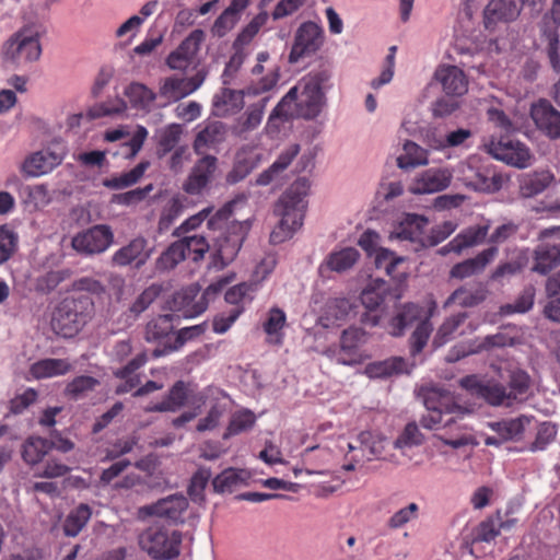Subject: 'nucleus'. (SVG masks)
Returning <instances> with one entry per match:
<instances>
[{
  "mask_svg": "<svg viewBox=\"0 0 560 560\" xmlns=\"http://www.w3.org/2000/svg\"><path fill=\"white\" fill-rule=\"evenodd\" d=\"M236 201L226 202L209 220L208 228L213 231H220L213 238V256L222 267L231 264L237 256L249 230L250 221H232L226 223L232 215Z\"/></svg>",
  "mask_w": 560,
  "mask_h": 560,
  "instance_id": "obj_1",
  "label": "nucleus"
},
{
  "mask_svg": "<svg viewBox=\"0 0 560 560\" xmlns=\"http://www.w3.org/2000/svg\"><path fill=\"white\" fill-rule=\"evenodd\" d=\"M310 182L305 177L294 180L275 205L273 212L280 217L278 225L270 233V242L280 244L291 238L303 224L306 208L305 198Z\"/></svg>",
  "mask_w": 560,
  "mask_h": 560,
  "instance_id": "obj_2",
  "label": "nucleus"
},
{
  "mask_svg": "<svg viewBox=\"0 0 560 560\" xmlns=\"http://www.w3.org/2000/svg\"><path fill=\"white\" fill-rule=\"evenodd\" d=\"M93 312L94 302L90 295L67 296L56 306L52 313V330L63 338H72L91 319Z\"/></svg>",
  "mask_w": 560,
  "mask_h": 560,
  "instance_id": "obj_3",
  "label": "nucleus"
},
{
  "mask_svg": "<svg viewBox=\"0 0 560 560\" xmlns=\"http://www.w3.org/2000/svg\"><path fill=\"white\" fill-rule=\"evenodd\" d=\"M182 534L160 526H150L139 536V545L155 560H173L180 553Z\"/></svg>",
  "mask_w": 560,
  "mask_h": 560,
  "instance_id": "obj_4",
  "label": "nucleus"
},
{
  "mask_svg": "<svg viewBox=\"0 0 560 560\" xmlns=\"http://www.w3.org/2000/svg\"><path fill=\"white\" fill-rule=\"evenodd\" d=\"M1 54L7 61L18 63L21 59L33 62L42 55L39 33L25 26L15 32L3 44Z\"/></svg>",
  "mask_w": 560,
  "mask_h": 560,
  "instance_id": "obj_5",
  "label": "nucleus"
},
{
  "mask_svg": "<svg viewBox=\"0 0 560 560\" xmlns=\"http://www.w3.org/2000/svg\"><path fill=\"white\" fill-rule=\"evenodd\" d=\"M459 385L471 396L482 398L493 407L513 406L508 395L506 386L494 380H482L478 375L471 374L463 377L459 381Z\"/></svg>",
  "mask_w": 560,
  "mask_h": 560,
  "instance_id": "obj_6",
  "label": "nucleus"
},
{
  "mask_svg": "<svg viewBox=\"0 0 560 560\" xmlns=\"http://www.w3.org/2000/svg\"><path fill=\"white\" fill-rule=\"evenodd\" d=\"M560 26V0H552L550 10L545 13L540 26L542 40L546 43V54L551 68L560 72V38L558 28Z\"/></svg>",
  "mask_w": 560,
  "mask_h": 560,
  "instance_id": "obj_7",
  "label": "nucleus"
},
{
  "mask_svg": "<svg viewBox=\"0 0 560 560\" xmlns=\"http://www.w3.org/2000/svg\"><path fill=\"white\" fill-rule=\"evenodd\" d=\"M207 75L208 71L202 68L191 78L167 77L161 80L159 97L163 98L165 103L177 102L197 91L205 82Z\"/></svg>",
  "mask_w": 560,
  "mask_h": 560,
  "instance_id": "obj_8",
  "label": "nucleus"
},
{
  "mask_svg": "<svg viewBox=\"0 0 560 560\" xmlns=\"http://www.w3.org/2000/svg\"><path fill=\"white\" fill-rule=\"evenodd\" d=\"M323 45V28L315 22L308 21L298 28L294 44L289 55V62L296 63L305 57L315 54Z\"/></svg>",
  "mask_w": 560,
  "mask_h": 560,
  "instance_id": "obj_9",
  "label": "nucleus"
},
{
  "mask_svg": "<svg viewBox=\"0 0 560 560\" xmlns=\"http://www.w3.org/2000/svg\"><path fill=\"white\" fill-rule=\"evenodd\" d=\"M179 317L175 314H164L151 319L145 327V340L148 342H156L160 347L152 352L154 358H160L174 350L167 349V345L174 341V319Z\"/></svg>",
  "mask_w": 560,
  "mask_h": 560,
  "instance_id": "obj_10",
  "label": "nucleus"
},
{
  "mask_svg": "<svg viewBox=\"0 0 560 560\" xmlns=\"http://www.w3.org/2000/svg\"><path fill=\"white\" fill-rule=\"evenodd\" d=\"M114 241L112 229L105 224L94 225L72 238V247L82 254L93 255L105 252Z\"/></svg>",
  "mask_w": 560,
  "mask_h": 560,
  "instance_id": "obj_11",
  "label": "nucleus"
},
{
  "mask_svg": "<svg viewBox=\"0 0 560 560\" xmlns=\"http://www.w3.org/2000/svg\"><path fill=\"white\" fill-rule=\"evenodd\" d=\"M486 151L499 161L517 168H526L530 165L532 153L529 149L520 141L500 140L491 141L485 145Z\"/></svg>",
  "mask_w": 560,
  "mask_h": 560,
  "instance_id": "obj_12",
  "label": "nucleus"
},
{
  "mask_svg": "<svg viewBox=\"0 0 560 560\" xmlns=\"http://www.w3.org/2000/svg\"><path fill=\"white\" fill-rule=\"evenodd\" d=\"M407 328H413L410 339V352L415 357L420 353V306L415 303L405 304L390 322V334L402 336Z\"/></svg>",
  "mask_w": 560,
  "mask_h": 560,
  "instance_id": "obj_13",
  "label": "nucleus"
},
{
  "mask_svg": "<svg viewBox=\"0 0 560 560\" xmlns=\"http://www.w3.org/2000/svg\"><path fill=\"white\" fill-rule=\"evenodd\" d=\"M401 296L399 285L392 284L381 278H370L360 300L365 310L376 311L387 302H395Z\"/></svg>",
  "mask_w": 560,
  "mask_h": 560,
  "instance_id": "obj_14",
  "label": "nucleus"
},
{
  "mask_svg": "<svg viewBox=\"0 0 560 560\" xmlns=\"http://www.w3.org/2000/svg\"><path fill=\"white\" fill-rule=\"evenodd\" d=\"M153 252L154 247H149L147 238L137 236L116 250L110 262L114 267L133 266L136 269H140L148 262Z\"/></svg>",
  "mask_w": 560,
  "mask_h": 560,
  "instance_id": "obj_15",
  "label": "nucleus"
},
{
  "mask_svg": "<svg viewBox=\"0 0 560 560\" xmlns=\"http://www.w3.org/2000/svg\"><path fill=\"white\" fill-rule=\"evenodd\" d=\"M63 147L47 148L28 155L22 164L21 171L27 177H38L51 172L65 159Z\"/></svg>",
  "mask_w": 560,
  "mask_h": 560,
  "instance_id": "obj_16",
  "label": "nucleus"
},
{
  "mask_svg": "<svg viewBox=\"0 0 560 560\" xmlns=\"http://www.w3.org/2000/svg\"><path fill=\"white\" fill-rule=\"evenodd\" d=\"M202 155L196 161L183 185V189L189 195H200L213 180L218 170V159L214 155Z\"/></svg>",
  "mask_w": 560,
  "mask_h": 560,
  "instance_id": "obj_17",
  "label": "nucleus"
},
{
  "mask_svg": "<svg viewBox=\"0 0 560 560\" xmlns=\"http://www.w3.org/2000/svg\"><path fill=\"white\" fill-rule=\"evenodd\" d=\"M525 3L529 0H491L483 10L485 27L493 30L498 23L516 20Z\"/></svg>",
  "mask_w": 560,
  "mask_h": 560,
  "instance_id": "obj_18",
  "label": "nucleus"
},
{
  "mask_svg": "<svg viewBox=\"0 0 560 560\" xmlns=\"http://www.w3.org/2000/svg\"><path fill=\"white\" fill-rule=\"evenodd\" d=\"M170 308L174 313H180L185 318H192L207 310L205 298L200 296V287L192 283L173 295Z\"/></svg>",
  "mask_w": 560,
  "mask_h": 560,
  "instance_id": "obj_19",
  "label": "nucleus"
},
{
  "mask_svg": "<svg viewBox=\"0 0 560 560\" xmlns=\"http://www.w3.org/2000/svg\"><path fill=\"white\" fill-rule=\"evenodd\" d=\"M433 82L441 84L443 92L447 96L459 97L468 91L467 77L457 66L440 65L435 69L429 86Z\"/></svg>",
  "mask_w": 560,
  "mask_h": 560,
  "instance_id": "obj_20",
  "label": "nucleus"
},
{
  "mask_svg": "<svg viewBox=\"0 0 560 560\" xmlns=\"http://www.w3.org/2000/svg\"><path fill=\"white\" fill-rule=\"evenodd\" d=\"M298 86L291 88L288 93L279 101L271 110L265 131L273 137L278 135L284 122L290 121L296 116Z\"/></svg>",
  "mask_w": 560,
  "mask_h": 560,
  "instance_id": "obj_21",
  "label": "nucleus"
},
{
  "mask_svg": "<svg viewBox=\"0 0 560 560\" xmlns=\"http://www.w3.org/2000/svg\"><path fill=\"white\" fill-rule=\"evenodd\" d=\"M530 117L538 130L550 139L560 138V112L545 98L532 105Z\"/></svg>",
  "mask_w": 560,
  "mask_h": 560,
  "instance_id": "obj_22",
  "label": "nucleus"
},
{
  "mask_svg": "<svg viewBox=\"0 0 560 560\" xmlns=\"http://www.w3.org/2000/svg\"><path fill=\"white\" fill-rule=\"evenodd\" d=\"M252 0H231L210 27L213 37L223 38L238 24L243 12L250 5Z\"/></svg>",
  "mask_w": 560,
  "mask_h": 560,
  "instance_id": "obj_23",
  "label": "nucleus"
},
{
  "mask_svg": "<svg viewBox=\"0 0 560 560\" xmlns=\"http://www.w3.org/2000/svg\"><path fill=\"white\" fill-rule=\"evenodd\" d=\"M188 508V500L180 493L171 494L145 506L149 515L159 516L173 523L183 522V514Z\"/></svg>",
  "mask_w": 560,
  "mask_h": 560,
  "instance_id": "obj_24",
  "label": "nucleus"
},
{
  "mask_svg": "<svg viewBox=\"0 0 560 560\" xmlns=\"http://www.w3.org/2000/svg\"><path fill=\"white\" fill-rule=\"evenodd\" d=\"M498 254V247L491 246L483 249L474 258L455 264L450 270V277L454 279H466L481 273L486 267L494 259Z\"/></svg>",
  "mask_w": 560,
  "mask_h": 560,
  "instance_id": "obj_25",
  "label": "nucleus"
},
{
  "mask_svg": "<svg viewBox=\"0 0 560 560\" xmlns=\"http://www.w3.org/2000/svg\"><path fill=\"white\" fill-rule=\"evenodd\" d=\"M228 127L220 120H212L200 129L194 140L192 148L196 154L201 155L210 149L225 141Z\"/></svg>",
  "mask_w": 560,
  "mask_h": 560,
  "instance_id": "obj_26",
  "label": "nucleus"
},
{
  "mask_svg": "<svg viewBox=\"0 0 560 560\" xmlns=\"http://www.w3.org/2000/svg\"><path fill=\"white\" fill-rule=\"evenodd\" d=\"M325 101L324 92H317L303 84L302 91H298L296 116L308 120L316 118L320 114Z\"/></svg>",
  "mask_w": 560,
  "mask_h": 560,
  "instance_id": "obj_27",
  "label": "nucleus"
},
{
  "mask_svg": "<svg viewBox=\"0 0 560 560\" xmlns=\"http://www.w3.org/2000/svg\"><path fill=\"white\" fill-rule=\"evenodd\" d=\"M188 393V384L179 380L174 383L162 401L145 407V411L176 412L186 405Z\"/></svg>",
  "mask_w": 560,
  "mask_h": 560,
  "instance_id": "obj_28",
  "label": "nucleus"
},
{
  "mask_svg": "<svg viewBox=\"0 0 560 560\" xmlns=\"http://www.w3.org/2000/svg\"><path fill=\"white\" fill-rule=\"evenodd\" d=\"M533 272L547 275L560 265V245L542 243L534 249Z\"/></svg>",
  "mask_w": 560,
  "mask_h": 560,
  "instance_id": "obj_29",
  "label": "nucleus"
},
{
  "mask_svg": "<svg viewBox=\"0 0 560 560\" xmlns=\"http://www.w3.org/2000/svg\"><path fill=\"white\" fill-rule=\"evenodd\" d=\"M415 363L409 366L401 357H393L384 361L373 362L366 365L365 373L371 378H385L394 374L410 373Z\"/></svg>",
  "mask_w": 560,
  "mask_h": 560,
  "instance_id": "obj_30",
  "label": "nucleus"
},
{
  "mask_svg": "<svg viewBox=\"0 0 560 560\" xmlns=\"http://www.w3.org/2000/svg\"><path fill=\"white\" fill-rule=\"evenodd\" d=\"M424 407L428 411V415H422V427L433 428L436 424L443 423L444 425H448L454 421V417L451 415H464L467 412L466 409L458 405L445 406V411L442 409V405L436 407L431 405L428 398L423 399Z\"/></svg>",
  "mask_w": 560,
  "mask_h": 560,
  "instance_id": "obj_31",
  "label": "nucleus"
},
{
  "mask_svg": "<svg viewBox=\"0 0 560 560\" xmlns=\"http://www.w3.org/2000/svg\"><path fill=\"white\" fill-rule=\"evenodd\" d=\"M72 370V364L66 359H42L33 363L30 373L36 380L66 375Z\"/></svg>",
  "mask_w": 560,
  "mask_h": 560,
  "instance_id": "obj_32",
  "label": "nucleus"
},
{
  "mask_svg": "<svg viewBox=\"0 0 560 560\" xmlns=\"http://www.w3.org/2000/svg\"><path fill=\"white\" fill-rule=\"evenodd\" d=\"M246 91L223 88L213 97V107L220 114L235 113L244 106Z\"/></svg>",
  "mask_w": 560,
  "mask_h": 560,
  "instance_id": "obj_33",
  "label": "nucleus"
},
{
  "mask_svg": "<svg viewBox=\"0 0 560 560\" xmlns=\"http://www.w3.org/2000/svg\"><path fill=\"white\" fill-rule=\"evenodd\" d=\"M530 386L532 378L526 371L521 369L511 370L506 388L512 405L525 400Z\"/></svg>",
  "mask_w": 560,
  "mask_h": 560,
  "instance_id": "obj_34",
  "label": "nucleus"
},
{
  "mask_svg": "<svg viewBox=\"0 0 560 560\" xmlns=\"http://www.w3.org/2000/svg\"><path fill=\"white\" fill-rule=\"evenodd\" d=\"M92 516V509L86 503H80L67 515L62 529L67 537H75L85 527Z\"/></svg>",
  "mask_w": 560,
  "mask_h": 560,
  "instance_id": "obj_35",
  "label": "nucleus"
},
{
  "mask_svg": "<svg viewBox=\"0 0 560 560\" xmlns=\"http://www.w3.org/2000/svg\"><path fill=\"white\" fill-rule=\"evenodd\" d=\"M248 474L242 469L226 468L212 480L213 491L217 493L232 492L245 483Z\"/></svg>",
  "mask_w": 560,
  "mask_h": 560,
  "instance_id": "obj_36",
  "label": "nucleus"
},
{
  "mask_svg": "<svg viewBox=\"0 0 560 560\" xmlns=\"http://www.w3.org/2000/svg\"><path fill=\"white\" fill-rule=\"evenodd\" d=\"M182 133L183 128L179 124H170L156 131V154L160 159L178 148Z\"/></svg>",
  "mask_w": 560,
  "mask_h": 560,
  "instance_id": "obj_37",
  "label": "nucleus"
},
{
  "mask_svg": "<svg viewBox=\"0 0 560 560\" xmlns=\"http://www.w3.org/2000/svg\"><path fill=\"white\" fill-rule=\"evenodd\" d=\"M360 253L353 247H345L340 250L330 253L323 266H326L329 270L338 273L345 272L351 269L358 261Z\"/></svg>",
  "mask_w": 560,
  "mask_h": 560,
  "instance_id": "obj_38",
  "label": "nucleus"
},
{
  "mask_svg": "<svg viewBox=\"0 0 560 560\" xmlns=\"http://www.w3.org/2000/svg\"><path fill=\"white\" fill-rule=\"evenodd\" d=\"M404 261V257L397 256L393 250L384 247L377 249V253L374 254L375 268L378 270L384 269L386 275L393 279L401 280L405 278V271H397L398 266Z\"/></svg>",
  "mask_w": 560,
  "mask_h": 560,
  "instance_id": "obj_39",
  "label": "nucleus"
},
{
  "mask_svg": "<svg viewBox=\"0 0 560 560\" xmlns=\"http://www.w3.org/2000/svg\"><path fill=\"white\" fill-rule=\"evenodd\" d=\"M488 295V290L482 284L469 290L465 287L456 289L447 299L446 304L456 302L462 307H474L481 304Z\"/></svg>",
  "mask_w": 560,
  "mask_h": 560,
  "instance_id": "obj_40",
  "label": "nucleus"
},
{
  "mask_svg": "<svg viewBox=\"0 0 560 560\" xmlns=\"http://www.w3.org/2000/svg\"><path fill=\"white\" fill-rule=\"evenodd\" d=\"M49 452L48 440L40 436H30L22 445V459L31 466L42 462Z\"/></svg>",
  "mask_w": 560,
  "mask_h": 560,
  "instance_id": "obj_41",
  "label": "nucleus"
},
{
  "mask_svg": "<svg viewBox=\"0 0 560 560\" xmlns=\"http://www.w3.org/2000/svg\"><path fill=\"white\" fill-rule=\"evenodd\" d=\"M489 232V225H474L463 230L455 236V248L457 255L466 248L474 247L483 243Z\"/></svg>",
  "mask_w": 560,
  "mask_h": 560,
  "instance_id": "obj_42",
  "label": "nucleus"
},
{
  "mask_svg": "<svg viewBox=\"0 0 560 560\" xmlns=\"http://www.w3.org/2000/svg\"><path fill=\"white\" fill-rule=\"evenodd\" d=\"M148 167L149 162H140L129 172L122 173L119 176L112 178H105L103 180V186L114 190H120L130 187L140 180Z\"/></svg>",
  "mask_w": 560,
  "mask_h": 560,
  "instance_id": "obj_43",
  "label": "nucleus"
},
{
  "mask_svg": "<svg viewBox=\"0 0 560 560\" xmlns=\"http://www.w3.org/2000/svg\"><path fill=\"white\" fill-rule=\"evenodd\" d=\"M420 233V215L416 213H405V218L398 222L389 238L415 242Z\"/></svg>",
  "mask_w": 560,
  "mask_h": 560,
  "instance_id": "obj_44",
  "label": "nucleus"
},
{
  "mask_svg": "<svg viewBox=\"0 0 560 560\" xmlns=\"http://www.w3.org/2000/svg\"><path fill=\"white\" fill-rule=\"evenodd\" d=\"M187 257L183 242L177 240L173 242L156 259V269L162 271L172 270Z\"/></svg>",
  "mask_w": 560,
  "mask_h": 560,
  "instance_id": "obj_45",
  "label": "nucleus"
},
{
  "mask_svg": "<svg viewBox=\"0 0 560 560\" xmlns=\"http://www.w3.org/2000/svg\"><path fill=\"white\" fill-rule=\"evenodd\" d=\"M452 175L446 170H429L422 173V194H433L447 188Z\"/></svg>",
  "mask_w": 560,
  "mask_h": 560,
  "instance_id": "obj_46",
  "label": "nucleus"
},
{
  "mask_svg": "<svg viewBox=\"0 0 560 560\" xmlns=\"http://www.w3.org/2000/svg\"><path fill=\"white\" fill-rule=\"evenodd\" d=\"M100 381L93 376L80 375L69 382L65 388V395L70 399L78 400L93 392Z\"/></svg>",
  "mask_w": 560,
  "mask_h": 560,
  "instance_id": "obj_47",
  "label": "nucleus"
},
{
  "mask_svg": "<svg viewBox=\"0 0 560 560\" xmlns=\"http://www.w3.org/2000/svg\"><path fill=\"white\" fill-rule=\"evenodd\" d=\"M555 176L549 171L535 172L529 175L522 186L525 197H533L547 189L553 182Z\"/></svg>",
  "mask_w": 560,
  "mask_h": 560,
  "instance_id": "obj_48",
  "label": "nucleus"
},
{
  "mask_svg": "<svg viewBox=\"0 0 560 560\" xmlns=\"http://www.w3.org/2000/svg\"><path fill=\"white\" fill-rule=\"evenodd\" d=\"M211 477L212 472L209 467H199L197 471L192 475L188 487V494L194 502H205V489Z\"/></svg>",
  "mask_w": 560,
  "mask_h": 560,
  "instance_id": "obj_49",
  "label": "nucleus"
},
{
  "mask_svg": "<svg viewBox=\"0 0 560 560\" xmlns=\"http://www.w3.org/2000/svg\"><path fill=\"white\" fill-rule=\"evenodd\" d=\"M535 300V288L528 285L520 293L513 303L504 304L500 307V313L511 315L514 313L524 314L532 310Z\"/></svg>",
  "mask_w": 560,
  "mask_h": 560,
  "instance_id": "obj_50",
  "label": "nucleus"
},
{
  "mask_svg": "<svg viewBox=\"0 0 560 560\" xmlns=\"http://www.w3.org/2000/svg\"><path fill=\"white\" fill-rule=\"evenodd\" d=\"M460 107V103L453 96L441 95L429 105L428 112L433 119H445Z\"/></svg>",
  "mask_w": 560,
  "mask_h": 560,
  "instance_id": "obj_51",
  "label": "nucleus"
},
{
  "mask_svg": "<svg viewBox=\"0 0 560 560\" xmlns=\"http://www.w3.org/2000/svg\"><path fill=\"white\" fill-rule=\"evenodd\" d=\"M126 96L136 106L145 107L153 103L159 93H154L148 86L139 82L130 83L125 90Z\"/></svg>",
  "mask_w": 560,
  "mask_h": 560,
  "instance_id": "obj_52",
  "label": "nucleus"
},
{
  "mask_svg": "<svg viewBox=\"0 0 560 560\" xmlns=\"http://www.w3.org/2000/svg\"><path fill=\"white\" fill-rule=\"evenodd\" d=\"M468 317L466 312H462L448 317L439 328L434 339L433 346L435 348L443 346L446 343L454 331L466 320Z\"/></svg>",
  "mask_w": 560,
  "mask_h": 560,
  "instance_id": "obj_53",
  "label": "nucleus"
},
{
  "mask_svg": "<svg viewBox=\"0 0 560 560\" xmlns=\"http://www.w3.org/2000/svg\"><path fill=\"white\" fill-rule=\"evenodd\" d=\"M397 166L409 172L420 165V147L411 140L406 139L402 145V153L396 159Z\"/></svg>",
  "mask_w": 560,
  "mask_h": 560,
  "instance_id": "obj_54",
  "label": "nucleus"
},
{
  "mask_svg": "<svg viewBox=\"0 0 560 560\" xmlns=\"http://www.w3.org/2000/svg\"><path fill=\"white\" fill-rule=\"evenodd\" d=\"M527 257L524 254L517 255L513 260L501 262L490 275V280L501 281L506 277L520 273L526 266Z\"/></svg>",
  "mask_w": 560,
  "mask_h": 560,
  "instance_id": "obj_55",
  "label": "nucleus"
},
{
  "mask_svg": "<svg viewBox=\"0 0 560 560\" xmlns=\"http://www.w3.org/2000/svg\"><path fill=\"white\" fill-rule=\"evenodd\" d=\"M420 443V431L416 421H411L406 424L402 432L394 442V447L407 454V452L413 446H418Z\"/></svg>",
  "mask_w": 560,
  "mask_h": 560,
  "instance_id": "obj_56",
  "label": "nucleus"
},
{
  "mask_svg": "<svg viewBox=\"0 0 560 560\" xmlns=\"http://www.w3.org/2000/svg\"><path fill=\"white\" fill-rule=\"evenodd\" d=\"M255 415L249 410H243L234 413L223 438L228 439L232 435H236L249 430L255 424Z\"/></svg>",
  "mask_w": 560,
  "mask_h": 560,
  "instance_id": "obj_57",
  "label": "nucleus"
},
{
  "mask_svg": "<svg viewBox=\"0 0 560 560\" xmlns=\"http://www.w3.org/2000/svg\"><path fill=\"white\" fill-rule=\"evenodd\" d=\"M19 236L8 225L0 226V264L8 261L18 249Z\"/></svg>",
  "mask_w": 560,
  "mask_h": 560,
  "instance_id": "obj_58",
  "label": "nucleus"
},
{
  "mask_svg": "<svg viewBox=\"0 0 560 560\" xmlns=\"http://www.w3.org/2000/svg\"><path fill=\"white\" fill-rule=\"evenodd\" d=\"M180 242L184 244V249L188 257L191 256L194 261L203 258L205 254L210 249V245L206 237L202 235L180 236Z\"/></svg>",
  "mask_w": 560,
  "mask_h": 560,
  "instance_id": "obj_59",
  "label": "nucleus"
},
{
  "mask_svg": "<svg viewBox=\"0 0 560 560\" xmlns=\"http://www.w3.org/2000/svg\"><path fill=\"white\" fill-rule=\"evenodd\" d=\"M287 322L285 313L279 307H271L264 323V330L268 336H276V343H281V329Z\"/></svg>",
  "mask_w": 560,
  "mask_h": 560,
  "instance_id": "obj_60",
  "label": "nucleus"
},
{
  "mask_svg": "<svg viewBox=\"0 0 560 560\" xmlns=\"http://www.w3.org/2000/svg\"><path fill=\"white\" fill-rule=\"evenodd\" d=\"M368 340L366 332L359 327L345 329L340 337V347L345 352H353Z\"/></svg>",
  "mask_w": 560,
  "mask_h": 560,
  "instance_id": "obj_61",
  "label": "nucleus"
},
{
  "mask_svg": "<svg viewBox=\"0 0 560 560\" xmlns=\"http://www.w3.org/2000/svg\"><path fill=\"white\" fill-rule=\"evenodd\" d=\"M255 166L256 164L250 159L237 155L232 170L225 176V182L229 185H235L242 182L252 173Z\"/></svg>",
  "mask_w": 560,
  "mask_h": 560,
  "instance_id": "obj_62",
  "label": "nucleus"
},
{
  "mask_svg": "<svg viewBox=\"0 0 560 560\" xmlns=\"http://www.w3.org/2000/svg\"><path fill=\"white\" fill-rule=\"evenodd\" d=\"M127 108L126 103L117 98L115 101L96 104L88 110L86 116L90 120L101 117L112 116L125 112Z\"/></svg>",
  "mask_w": 560,
  "mask_h": 560,
  "instance_id": "obj_63",
  "label": "nucleus"
},
{
  "mask_svg": "<svg viewBox=\"0 0 560 560\" xmlns=\"http://www.w3.org/2000/svg\"><path fill=\"white\" fill-rule=\"evenodd\" d=\"M558 433V427L551 422H542L539 424L536 439L530 444L532 452L544 451L550 444Z\"/></svg>",
  "mask_w": 560,
  "mask_h": 560,
  "instance_id": "obj_64",
  "label": "nucleus"
}]
</instances>
